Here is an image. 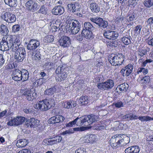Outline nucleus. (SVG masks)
Masks as SVG:
<instances>
[{"label":"nucleus","mask_w":153,"mask_h":153,"mask_svg":"<svg viewBox=\"0 0 153 153\" xmlns=\"http://www.w3.org/2000/svg\"><path fill=\"white\" fill-rule=\"evenodd\" d=\"M140 151V149L139 146H133L126 149L125 152V153H138Z\"/></svg>","instance_id":"22"},{"label":"nucleus","mask_w":153,"mask_h":153,"mask_svg":"<svg viewBox=\"0 0 153 153\" xmlns=\"http://www.w3.org/2000/svg\"><path fill=\"white\" fill-rule=\"evenodd\" d=\"M151 63L153 66V61L151 59H146L143 62V66H148V65Z\"/></svg>","instance_id":"46"},{"label":"nucleus","mask_w":153,"mask_h":153,"mask_svg":"<svg viewBox=\"0 0 153 153\" xmlns=\"http://www.w3.org/2000/svg\"><path fill=\"white\" fill-rule=\"evenodd\" d=\"M90 20L92 22L95 23L99 27L102 20V19L100 17H97L91 18Z\"/></svg>","instance_id":"38"},{"label":"nucleus","mask_w":153,"mask_h":153,"mask_svg":"<svg viewBox=\"0 0 153 153\" xmlns=\"http://www.w3.org/2000/svg\"><path fill=\"white\" fill-rule=\"evenodd\" d=\"M44 100L48 110L54 105V101L53 99L52 98L46 99Z\"/></svg>","instance_id":"28"},{"label":"nucleus","mask_w":153,"mask_h":153,"mask_svg":"<svg viewBox=\"0 0 153 153\" xmlns=\"http://www.w3.org/2000/svg\"><path fill=\"white\" fill-rule=\"evenodd\" d=\"M21 75V80L25 81L28 79L29 78V73L28 71L25 69H23L20 71Z\"/></svg>","instance_id":"31"},{"label":"nucleus","mask_w":153,"mask_h":153,"mask_svg":"<svg viewBox=\"0 0 153 153\" xmlns=\"http://www.w3.org/2000/svg\"><path fill=\"white\" fill-rule=\"evenodd\" d=\"M64 12V8L60 5L55 6L52 10V13L56 16L60 15L63 14Z\"/></svg>","instance_id":"21"},{"label":"nucleus","mask_w":153,"mask_h":153,"mask_svg":"<svg viewBox=\"0 0 153 153\" xmlns=\"http://www.w3.org/2000/svg\"><path fill=\"white\" fill-rule=\"evenodd\" d=\"M68 10L71 13H74L79 10L80 5L78 2H74L67 5Z\"/></svg>","instance_id":"16"},{"label":"nucleus","mask_w":153,"mask_h":153,"mask_svg":"<svg viewBox=\"0 0 153 153\" xmlns=\"http://www.w3.org/2000/svg\"><path fill=\"white\" fill-rule=\"evenodd\" d=\"M89 3L90 9L92 12L97 13L99 11L100 8L98 4L94 2L90 3V2Z\"/></svg>","instance_id":"27"},{"label":"nucleus","mask_w":153,"mask_h":153,"mask_svg":"<svg viewBox=\"0 0 153 153\" xmlns=\"http://www.w3.org/2000/svg\"><path fill=\"white\" fill-rule=\"evenodd\" d=\"M47 41L48 42H51L53 40V36L52 35H50L47 37Z\"/></svg>","instance_id":"60"},{"label":"nucleus","mask_w":153,"mask_h":153,"mask_svg":"<svg viewBox=\"0 0 153 153\" xmlns=\"http://www.w3.org/2000/svg\"><path fill=\"white\" fill-rule=\"evenodd\" d=\"M143 72L144 74H146L148 72V70L147 69L144 68H140L138 69L137 71V74H138L139 73Z\"/></svg>","instance_id":"51"},{"label":"nucleus","mask_w":153,"mask_h":153,"mask_svg":"<svg viewBox=\"0 0 153 153\" xmlns=\"http://www.w3.org/2000/svg\"><path fill=\"white\" fill-rule=\"evenodd\" d=\"M72 126L76 124L77 126H84L83 124H84V123H82V117L79 118L77 117L73 121L71 122Z\"/></svg>","instance_id":"29"},{"label":"nucleus","mask_w":153,"mask_h":153,"mask_svg":"<svg viewBox=\"0 0 153 153\" xmlns=\"http://www.w3.org/2000/svg\"><path fill=\"white\" fill-rule=\"evenodd\" d=\"M125 69H122L121 70V72L123 74H125L126 76H128L131 73L133 68H124Z\"/></svg>","instance_id":"35"},{"label":"nucleus","mask_w":153,"mask_h":153,"mask_svg":"<svg viewBox=\"0 0 153 153\" xmlns=\"http://www.w3.org/2000/svg\"><path fill=\"white\" fill-rule=\"evenodd\" d=\"M131 37L129 36V37H123L121 38V41L124 44L126 45L129 44L131 42Z\"/></svg>","instance_id":"41"},{"label":"nucleus","mask_w":153,"mask_h":153,"mask_svg":"<svg viewBox=\"0 0 153 153\" xmlns=\"http://www.w3.org/2000/svg\"><path fill=\"white\" fill-rule=\"evenodd\" d=\"M75 153H86V149L83 148H80L77 149Z\"/></svg>","instance_id":"55"},{"label":"nucleus","mask_w":153,"mask_h":153,"mask_svg":"<svg viewBox=\"0 0 153 153\" xmlns=\"http://www.w3.org/2000/svg\"><path fill=\"white\" fill-rule=\"evenodd\" d=\"M44 100L40 101L34 105L36 109H40L42 111H45L48 110Z\"/></svg>","instance_id":"20"},{"label":"nucleus","mask_w":153,"mask_h":153,"mask_svg":"<svg viewBox=\"0 0 153 153\" xmlns=\"http://www.w3.org/2000/svg\"><path fill=\"white\" fill-rule=\"evenodd\" d=\"M108 25V22L105 20H103L102 19V20L100 23L99 27L101 28L102 30L106 28Z\"/></svg>","instance_id":"43"},{"label":"nucleus","mask_w":153,"mask_h":153,"mask_svg":"<svg viewBox=\"0 0 153 153\" xmlns=\"http://www.w3.org/2000/svg\"><path fill=\"white\" fill-rule=\"evenodd\" d=\"M65 69L64 68H57L55 73L57 74L56 77V79L57 82H61L65 80L67 76V74L65 71Z\"/></svg>","instance_id":"6"},{"label":"nucleus","mask_w":153,"mask_h":153,"mask_svg":"<svg viewBox=\"0 0 153 153\" xmlns=\"http://www.w3.org/2000/svg\"><path fill=\"white\" fill-rule=\"evenodd\" d=\"M123 136V140H124V141L123 142V144L122 145L125 146L127 144L129 143L130 142V138L129 137L127 136H125V137H123V136L124 135H122Z\"/></svg>","instance_id":"47"},{"label":"nucleus","mask_w":153,"mask_h":153,"mask_svg":"<svg viewBox=\"0 0 153 153\" xmlns=\"http://www.w3.org/2000/svg\"><path fill=\"white\" fill-rule=\"evenodd\" d=\"M26 56V52L25 48L20 47L16 51L15 53V58L18 62H22Z\"/></svg>","instance_id":"8"},{"label":"nucleus","mask_w":153,"mask_h":153,"mask_svg":"<svg viewBox=\"0 0 153 153\" xmlns=\"http://www.w3.org/2000/svg\"><path fill=\"white\" fill-rule=\"evenodd\" d=\"M113 104L117 108H120L123 106V103L121 101H119L116 103H113Z\"/></svg>","instance_id":"54"},{"label":"nucleus","mask_w":153,"mask_h":153,"mask_svg":"<svg viewBox=\"0 0 153 153\" xmlns=\"http://www.w3.org/2000/svg\"><path fill=\"white\" fill-rule=\"evenodd\" d=\"M88 136L90 143L94 142L97 140V136L95 134L88 135Z\"/></svg>","instance_id":"42"},{"label":"nucleus","mask_w":153,"mask_h":153,"mask_svg":"<svg viewBox=\"0 0 153 153\" xmlns=\"http://www.w3.org/2000/svg\"><path fill=\"white\" fill-rule=\"evenodd\" d=\"M98 117L97 116L91 114L82 117V123H84L83 126H88L92 123L94 122L97 121Z\"/></svg>","instance_id":"10"},{"label":"nucleus","mask_w":153,"mask_h":153,"mask_svg":"<svg viewBox=\"0 0 153 153\" xmlns=\"http://www.w3.org/2000/svg\"><path fill=\"white\" fill-rule=\"evenodd\" d=\"M89 137L88 135H86L83 137L82 138L83 142L86 143H90L89 139H88Z\"/></svg>","instance_id":"58"},{"label":"nucleus","mask_w":153,"mask_h":153,"mask_svg":"<svg viewBox=\"0 0 153 153\" xmlns=\"http://www.w3.org/2000/svg\"><path fill=\"white\" fill-rule=\"evenodd\" d=\"M62 137L60 136H56L54 137L45 139L43 143L46 146L52 145L57 143H59L62 140Z\"/></svg>","instance_id":"11"},{"label":"nucleus","mask_w":153,"mask_h":153,"mask_svg":"<svg viewBox=\"0 0 153 153\" xmlns=\"http://www.w3.org/2000/svg\"><path fill=\"white\" fill-rule=\"evenodd\" d=\"M146 49H142L138 51V55L141 57H143L147 53Z\"/></svg>","instance_id":"49"},{"label":"nucleus","mask_w":153,"mask_h":153,"mask_svg":"<svg viewBox=\"0 0 153 153\" xmlns=\"http://www.w3.org/2000/svg\"><path fill=\"white\" fill-rule=\"evenodd\" d=\"M124 141L123 136L119 134L113 136L110 140V145L113 148L121 146Z\"/></svg>","instance_id":"5"},{"label":"nucleus","mask_w":153,"mask_h":153,"mask_svg":"<svg viewBox=\"0 0 153 153\" xmlns=\"http://www.w3.org/2000/svg\"><path fill=\"white\" fill-rule=\"evenodd\" d=\"M23 111L26 114L33 113L34 112L33 109L30 107L24 108L23 110Z\"/></svg>","instance_id":"53"},{"label":"nucleus","mask_w":153,"mask_h":153,"mask_svg":"<svg viewBox=\"0 0 153 153\" xmlns=\"http://www.w3.org/2000/svg\"><path fill=\"white\" fill-rule=\"evenodd\" d=\"M9 31L7 26L5 25L2 24L0 25V33L2 35L4 36V37H7L8 35ZM3 38L5 39V37Z\"/></svg>","instance_id":"23"},{"label":"nucleus","mask_w":153,"mask_h":153,"mask_svg":"<svg viewBox=\"0 0 153 153\" xmlns=\"http://www.w3.org/2000/svg\"><path fill=\"white\" fill-rule=\"evenodd\" d=\"M65 119V118L60 115H57L53 116L48 120V123L49 124H56L62 123Z\"/></svg>","instance_id":"17"},{"label":"nucleus","mask_w":153,"mask_h":153,"mask_svg":"<svg viewBox=\"0 0 153 153\" xmlns=\"http://www.w3.org/2000/svg\"><path fill=\"white\" fill-rule=\"evenodd\" d=\"M148 25L151 26L153 24V17H151L149 18L146 21Z\"/></svg>","instance_id":"56"},{"label":"nucleus","mask_w":153,"mask_h":153,"mask_svg":"<svg viewBox=\"0 0 153 153\" xmlns=\"http://www.w3.org/2000/svg\"><path fill=\"white\" fill-rule=\"evenodd\" d=\"M20 29V26L19 25H15L12 27V31L14 33L17 32L19 31Z\"/></svg>","instance_id":"45"},{"label":"nucleus","mask_w":153,"mask_h":153,"mask_svg":"<svg viewBox=\"0 0 153 153\" xmlns=\"http://www.w3.org/2000/svg\"><path fill=\"white\" fill-rule=\"evenodd\" d=\"M73 102H67V108L69 109L73 108Z\"/></svg>","instance_id":"62"},{"label":"nucleus","mask_w":153,"mask_h":153,"mask_svg":"<svg viewBox=\"0 0 153 153\" xmlns=\"http://www.w3.org/2000/svg\"><path fill=\"white\" fill-rule=\"evenodd\" d=\"M59 42L60 45L64 48L68 47L71 44L70 38L66 36L62 37Z\"/></svg>","instance_id":"15"},{"label":"nucleus","mask_w":153,"mask_h":153,"mask_svg":"<svg viewBox=\"0 0 153 153\" xmlns=\"http://www.w3.org/2000/svg\"><path fill=\"white\" fill-rule=\"evenodd\" d=\"M20 71L18 70L16 71V73L14 74L13 76L12 77V79L16 81H19L21 80V75Z\"/></svg>","instance_id":"36"},{"label":"nucleus","mask_w":153,"mask_h":153,"mask_svg":"<svg viewBox=\"0 0 153 153\" xmlns=\"http://www.w3.org/2000/svg\"><path fill=\"white\" fill-rule=\"evenodd\" d=\"M80 103L82 105L87 104L88 103V100L87 97L86 96H82L79 99Z\"/></svg>","instance_id":"40"},{"label":"nucleus","mask_w":153,"mask_h":153,"mask_svg":"<svg viewBox=\"0 0 153 153\" xmlns=\"http://www.w3.org/2000/svg\"><path fill=\"white\" fill-rule=\"evenodd\" d=\"M136 16V14L133 11H129L127 14L126 18L128 22L133 21Z\"/></svg>","instance_id":"24"},{"label":"nucleus","mask_w":153,"mask_h":153,"mask_svg":"<svg viewBox=\"0 0 153 153\" xmlns=\"http://www.w3.org/2000/svg\"><path fill=\"white\" fill-rule=\"evenodd\" d=\"M23 96L25 97L29 101L33 100L37 97L36 93L33 89H25L21 91Z\"/></svg>","instance_id":"7"},{"label":"nucleus","mask_w":153,"mask_h":153,"mask_svg":"<svg viewBox=\"0 0 153 153\" xmlns=\"http://www.w3.org/2000/svg\"><path fill=\"white\" fill-rule=\"evenodd\" d=\"M145 121H148L153 120V117H151L148 116H145Z\"/></svg>","instance_id":"63"},{"label":"nucleus","mask_w":153,"mask_h":153,"mask_svg":"<svg viewBox=\"0 0 153 153\" xmlns=\"http://www.w3.org/2000/svg\"><path fill=\"white\" fill-rule=\"evenodd\" d=\"M104 36L107 39L112 40L117 39L118 36V33L114 31L108 30L103 33Z\"/></svg>","instance_id":"18"},{"label":"nucleus","mask_w":153,"mask_h":153,"mask_svg":"<svg viewBox=\"0 0 153 153\" xmlns=\"http://www.w3.org/2000/svg\"><path fill=\"white\" fill-rule=\"evenodd\" d=\"M26 8L30 11L33 12L36 11L39 8L38 3L35 1L30 0L25 4Z\"/></svg>","instance_id":"12"},{"label":"nucleus","mask_w":153,"mask_h":153,"mask_svg":"<svg viewBox=\"0 0 153 153\" xmlns=\"http://www.w3.org/2000/svg\"><path fill=\"white\" fill-rule=\"evenodd\" d=\"M1 19L9 23H12L16 20V16L9 12H6L2 14Z\"/></svg>","instance_id":"13"},{"label":"nucleus","mask_w":153,"mask_h":153,"mask_svg":"<svg viewBox=\"0 0 153 153\" xmlns=\"http://www.w3.org/2000/svg\"><path fill=\"white\" fill-rule=\"evenodd\" d=\"M40 42L38 40L36 39H31L29 42L27 46V48L28 50L34 51L40 45Z\"/></svg>","instance_id":"14"},{"label":"nucleus","mask_w":153,"mask_h":153,"mask_svg":"<svg viewBox=\"0 0 153 153\" xmlns=\"http://www.w3.org/2000/svg\"><path fill=\"white\" fill-rule=\"evenodd\" d=\"M56 88L55 87L51 88L46 89L44 92V94L45 95H51L55 92Z\"/></svg>","instance_id":"37"},{"label":"nucleus","mask_w":153,"mask_h":153,"mask_svg":"<svg viewBox=\"0 0 153 153\" xmlns=\"http://www.w3.org/2000/svg\"><path fill=\"white\" fill-rule=\"evenodd\" d=\"M123 57V55L121 53H118L116 55L112 54L109 57L108 60L112 65L118 66L122 63L124 60Z\"/></svg>","instance_id":"3"},{"label":"nucleus","mask_w":153,"mask_h":153,"mask_svg":"<svg viewBox=\"0 0 153 153\" xmlns=\"http://www.w3.org/2000/svg\"><path fill=\"white\" fill-rule=\"evenodd\" d=\"M39 13H40L42 14H46L47 13V11L45 6L44 5H41L40 9L39 10Z\"/></svg>","instance_id":"48"},{"label":"nucleus","mask_w":153,"mask_h":153,"mask_svg":"<svg viewBox=\"0 0 153 153\" xmlns=\"http://www.w3.org/2000/svg\"><path fill=\"white\" fill-rule=\"evenodd\" d=\"M47 81V80L45 78H40L37 80L35 82V84H37L36 85L40 86L44 85Z\"/></svg>","instance_id":"39"},{"label":"nucleus","mask_w":153,"mask_h":153,"mask_svg":"<svg viewBox=\"0 0 153 153\" xmlns=\"http://www.w3.org/2000/svg\"><path fill=\"white\" fill-rule=\"evenodd\" d=\"M67 25L69 26L71 33L73 34L77 33L80 30L81 25L79 21L76 20L68 19Z\"/></svg>","instance_id":"2"},{"label":"nucleus","mask_w":153,"mask_h":153,"mask_svg":"<svg viewBox=\"0 0 153 153\" xmlns=\"http://www.w3.org/2000/svg\"><path fill=\"white\" fill-rule=\"evenodd\" d=\"M147 3L148 4V7H151L153 5V0H148Z\"/></svg>","instance_id":"64"},{"label":"nucleus","mask_w":153,"mask_h":153,"mask_svg":"<svg viewBox=\"0 0 153 153\" xmlns=\"http://www.w3.org/2000/svg\"><path fill=\"white\" fill-rule=\"evenodd\" d=\"M39 121L34 118H31L26 121L25 124L28 127L34 128L39 125Z\"/></svg>","instance_id":"19"},{"label":"nucleus","mask_w":153,"mask_h":153,"mask_svg":"<svg viewBox=\"0 0 153 153\" xmlns=\"http://www.w3.org/2000/svg\"><path fill=\"white\" fill-rule=\"evenodd\" d=\"M15 122L14 120V118L13 119H11L10 121H9L7 123V125L9 126H15Z\"/></svg>","instance_id":"61"},{"label":"nucleus","mask_w":153,"mask_h":153,"mask_svg":"<svg viewBox=\"0 0 153 153\" xmlns=\"http://www.w3.org/2000/svg\"><path fill=\"white\" fill-rule=\"evenodd\" d=\"M28 143V140L26 139H22L17 140L16 145L19 148L23 147L26 146Z\"/></svg>","instance_id":"25"},{"label":"nucleus","mask_w":153,"mask_h":153,"mask_svg":"<svg viewBox=\"0 0 153 153\" xmlns=\"http://www.w3.org/2000/svg\"><path fill=\"white\" fill-rule=\"evenodd\" d=\"M25 117L22 116L14 118L15 122V126H17L22 123L26 120Z\"/></svg>","instance_id":"32"},{"label":"nucleus","mask_w":153,"mask_h":153,"mask_svg":"<svg viewBox=\"0 0 153 153\" xmlns=\"http://www.w3.org/2000/svg\"><path fill=\"white\" fill-rule=\"evenodd\" d=\"M129 87L128 85L126 83H124L119 85L116 88L115 91L116 92H119V90L120 91H126L128 89Z\"/></svg>","instance_id":"26"},{"label":"nucleus","mask_w":153,"mask_h":153,"mask_svg":"<svg viewBox=\"0 0 153 153\" xmlns=\"http://www.w3.org/2000/svg\"><path fill=\"white\" fill-rule=\"evenodd\" d=\"M6 4L12 7H16L17 5V0H4Z\"/></svg>","instance_id":"33"},{"label":"nucleus","mask_w":153,"mask_h":153,"mask_svg":"<svg viewBox=\"0 0 153 153\" xmlns=\"http://www.w3.org/2000/svg\"><path fill=\"white\" fill-rule=\"evenodd\" d=\"M118 42L117 40H114L111 42L107 45V46H109L111 47H116L118 45Z\"/></svg>","instance_id":"44"},{"label":"nucleus","mask_w":153,"mask_h":153,"mask_svg":"<svg viewBox=\"0 0 153 153\" xmlns=\"http://www.w3.org/2000/svg\"><path fill=\"white\" fill-rule=\"evenodd\" d=\"M142 26L140 25H137L135 27L134 31L135 33L139 34L140 32V30L142 28Z\"/></svg>","instance_id":"50"},{"label":"nucleus","mask_w":153,"mask_h":153,"mask_svg":"<svg viewBox=\"0 0 153 153\" xmlns=\"http://www.w3.org/2000/svg\"><path fill=\"white\" fill-rule=\"evenodd\" d=\"M114 85V82L112 80L108 79L105 82L98 83L97 87L99 89L101 90H107L111 89Z\"/></svg>","instance_id":"9"},{"label":"nucleus","mask_w":153,"mask_h":153,"mask_svg":"<svg viewBox=\"0 0 153 153\" xmlns=\"http://www.w3.org/2000/svg\"><path fill=\"white\" fill-rule=\"evenodd\" d=\"M12 44H13L12 45V48H11V49H12V51H16L18 49H19L20 47H19V46H17V45H15L16 44L15 43L13 42V39L12 38Z\"/></svg>","instance_id":"52"},{"label":"nucleus","mask_w":153,"mask_h":153,"mask_svg":"<svg viewBox=\"0 0 153 153\" xmlns=\"http://www.w3.org/2000/svg\"><path fill=\"white\" fill-rule=\"evenodd\" d=\"M12 38L10 36H8L6 40L3 38L0 43V50L2 51H8L12 48Z\"/></svg>","instance_id":"4"},{"label":"nucleus","mask_w":153,"mask_h":153,"mask_svg":"<svg viewBox=\"0 0 153 153\" xmlns=\"http://www.w3.org/2000/svg\"><path fill=\"white\" fill-rule=\"evenodd\" d=\"M83 37L84 36L81 34V35H78L76 36V39L77 40L81 41L83 40Z\"/></svg>","instance_id":"59"},{"label":"nucleus","mask_w":153,"mask_h":153,"mask_svg":"<svg viewBox=\"0 0 153 153\" xmlns=\"http://www.w3.org/2000/svg\"><path fill=\"white\" fill-rule=\"evenodd\" d=\"M82 34L84 36L86 39H92L93 38L92 31L95 32L96 29L90 22H86L84 24Z\"/></svg>","instance_id":"1"},{"label":"nucleus","mask_w":153,"mask_h":153,"mask_svg":"<svg viewBox=\"0 0 153 153\" xmlns=\"http://www.w3.org/2000/svg\"><path fill=\"white\" fill-rule=\"evenodd\" d=\"M138 80H139V82L142 84L148 83L150 81V78L149 76H145L142 78L140 77Z\"/></svg>","instance_id":"34"},{"label":"nucleus","mask_w":153,"mask_h":153,"mask_svg":"<svg viewBox=\"0 0 153 153\" xmlns=\"http://www.w3.org/2000/svg\"><path fill=\"white\" fill-rule=\"evenodd\" d=\"M35 59L36 60H38L41 59V55L39 52L38 51L34 55Z\"/></svg>","instance_id":"57"},{"label":"nucleus","mask_w":153,"mask_h":153,"mask_svg":"<svg viewBox=\"0 0 153 153\" xmlns=\"http://www.w3.org/2000/svg\"><path fill=\"white\" fill-rule=\"evenodd\" d=\"M138 116L132 113L126 114L123 117V119H126L127 120H135L137 118Z\"/></svg>","instance_id":"30"}]
</instances>
